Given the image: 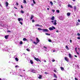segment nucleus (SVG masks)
Segmentation results:
<instances>
[{"instance_id":"864d4df0","label":"nucleus","mask_w":80,"mask_h":80,"mask_svg":"<svg viewBox=\"0 0 80 80\" xmlns=\"http://www.w3.org/2000/svg\"><path fill=\"white\" fill-rule=\"evenodd\" d=\"M47 9L48 10H49L50 9H49V8H47Z\"/></svg>"},{"instance_id":"c756f323","label":"nucleus","mask_w":80,"mask_h":80,"mask_svg":"<svg viewBox=\"0 0 80 80\" xmlns=\"http://www.w3.org/2000/svg\"><path fill=\"white\" fill-rule=\"evenodd\" d=\"M56 12L57 13H60V10H56Z\"/></svg>"},{"instance_id":"423d86ee","label":"nucleus","mask_w":80,"mask_h":80,"mask_svg":"<svg viewBox=\"0 0 80 80\" xmlns=\"http://www.w3.org/2000/svg\"><path fill=\"white\" fill-rule=\"evenodd\" d=\"M5 4H6V6L7 7H8V2H6L5 3Z\"/></svg>"},{"instance_id":"bf43d9fd","label":"nucleus","mask_w":80,"mask_h":80,"mask_svg":"<svg viewBox=\"0 0 80 80\" xmlns=\"http://www.w3.org/2000/svg\"><path fill=\"white\" fill-rule=\"evenodd\" d=\"M48 33H46V35H48Z\"/></svg>"},{"instance_id":"338daca9","label":"nucleus","mask_w":80,"mask_h":80,"mask_svg":"<svg viewBox=\"0 0 80 80\" xmlns=\"http://www.w3.org/2000/svg\"><path fill=\"white\" fill-rule=\"evenodd\" d=\"M55 52V50H54L53 51V52Z\"/></svg>"},{"instance_id":"f8f14e48","label":"nucleus","mask_w":80,"mask_h":80,"mask_svg":"<svg viewBox=\"0 0 80 80\" xmlns=\"http://www.w3.org/2000/svg\"><path fill=\"white\" fill-rule=\"evenodd\" d=\"M69 57L70 58H72V55L71 54L69 53Z\"/></svg>"},{"instance_id":"5701e85b","label":"nucleus","mask_w":80,"mask_h":80,"mask_svg":"<svg viewBox=\"0 0 80 80\" xmlns=\"http://www.w3.org/2000/svg\"><path fill=\"white\" fill-rule=\"evenodd\" d=\"M15 60L16 61H17V62H18V58H15Z\"/></svg>"},{"instance_id":"680f3d73","label":"nucleus","mask_w":80,"mask_h":80,"mask_svg":"<svg viewBox=\"0 0 80 80\" xmlns=\"http://www.w3.org/2000/svg\"><path fill=\"white\" fill-rule=\"evenodd\" d=\"M72 0V1H73V2H75V1L76 0Z\"/></svg>"},{"instance_id":"6ab92c4d","label":"nucleus","mask_w":80,"mask_h":80,"mask_svg":"<svg viewBox=\"0 0 80 80\" xmlns=\"http://www.w3.org/2000/svg\"><path fill=\"white\" fill-rule=\"evenodd\" d=\"M66 48L67 49V50H69V48H68V46H67V45H66Z\"/></svg>"},{"instance_id":"b1692460","label":"nucleus","mask_w":80,"mask_h":80,"mask_svg":"<svg viewBox=\"0 0 80 80\" xmlns=\"http://www.w3.org/2000/svg\"><path fill=\"white\" fill-rule=\"evenodd\" d=\"M54 77L55 78H57V75L55 74H54Z\"/></svg>"},{"instance_id":"f257e3e1","label":"nucleus","mask_w":80,"mask_h":80,"mask_svg":"<svg viewBox=\"0 0 80 80\" xmlns=\"http://www.w3.org/2000/svg\"><path fill=\"white\" fill-rule=\"evenodd\" d=\"M38 30H43V32H49L48 30V29H41L40 28H38Z\"/></svg>"},{"instance_id":"37998d69","label":"nucleus","mask_w":80,"mask_h":80,"mask_svg":"<svg viewBox=\"0 0 80 80\" xmlns=\"http://www.w3.org/2000/svg\"><path fill=\"white\" fill-rule=\"evenodd\" d=\"M7 32H11L10 31V30H8V31H7Z\"/></svg>"},{"instance_id":"473e14b6","label":"nucleus","mask_w":80,"mask_h":80,"mask_svg":"<svg viewBox=\"0 0 80 80\" xmlns=\"http://www.w3.org/2000/svg\"><path fill=\"white\" fill-rule=\"evenodd\" d=\"M50 3H51V5H53V2H50Z\"/></svg>"},{"instance_id":"a18cd8bd","label":"nucleus","mask_w":80,"mask_h":80,"mask_svg":"<svg viewBox=\"0 0 80 80\" xmlns=\"http://www.w3.org/2000/svg\"><path fill=\"white\" fill-rule=\"evenodd\" d=\"M79 40H80V37H78L77 38Z\"/></svg>"},{"instance_id":"e2e57ef3","label":"nucleus","mask_w":80,"mask_h":80,"mask_svg":"<svg viewBox=\"0 0 80 80\" xmlns=\"http://www.w3.org/2000/svg\"><path fill=\"white\" fill-rule=\"evenodd\" d=\"M48 35H50V34H48Z\"/></svg>"},{"instance_id":"aec40b11","label":"nucleus","mask_w":80,"mask_h":80,"mask_svg":"<svg viewBox=\"0 0 80 80\" xmlns=\"http://www.w3.org/2000/svg\"><path fill=\"white\" fill-rule=\"evenodd\" d=\"M60 68H61V70H62V71H63V70H64V68H63L62 67H61Z\"/></svg>"},{"instance_id":"20e7f679","label":"nucleus","mask_w":80,"mask_h":80,"mask_svg":"<svg viewBox=\"0 0 80 80\" xmlns=\"http://www.w3.org/2000/svg\"><path fill=\"white\" fill-rule=\"evenodd\" d=\"M54 22L53 23V25H57V20H54Z\"/></svg>"},{"instance_id":"412c9836","label":"nucleus","mask_w":80,"mask_h":80,"mask_svg":"<svg viewBox=\"0 0 80 80\" xmlns=\"http://www.w3.org/2000/svg\"><path fill=\"white\" fill-rule=\"evenodd\" d=\"M30 62L31 64H33V61H32V60H31Z\"/></svg>"},{"instance_id":"f704fd0d","label":"nucleus","mask_w":80,"mask_h":80,"mask_svg":"<svg viewBox=\"0 0 80 80\" xmlns=\"http://www.w3.org/2000/svg\"><path fill=\"white\" fill-rule=\"evenodd\" d=\"M52 12H55V10H54L53 9H52Z\"/></svg>"},{"instance_id":"603ef678","label":"nucleus","mask_w":80,"mask_h":80,"mask_svg":"<svg viewBox=\"0 0 80 80\" xmlns=\"http://www.w3.org/2000/svg\"><path fill=\"white\" fill-rule=\"evenodd\" d=\"M14 8H15V9H17V8H16V7H14Z\"/></svg>"},{"instance_id":"a878e982","label":"nucleus","mask_w":80,"mask_h":80,"mask_svg":"<svg viewBox=\"0 0 80 80\" xmlns=\"http://www.w3.org/2000/svg\"><path fill=\"white\" fill-rule=\"evenodd\" d=\"M21 13H24V11H23V10H21Z\"/></svg>"},{"instance_id":"79ce46f5","label":"nucleus","mask_w":80,"mask_h":80,"mask_svg":"<svg viewBox=\"0 0 80 80\" xmlns=\"http://www.w3.org/2000/svg\"><path fill=\"white\" fill-rule=\"evenodd\" d=\"M44 73H45V74H48V72H44Z\"/></svg>"},{"instance_id":"13d9d810","label":"nucleus","mask_w":80,"mask_h":80,"mask_svg":"<svg viewBox=\"0 0 80 80\" xmlns=\"http://www.w3.org/2000/svg\"><path fill=\"white\" fill-rule=\"evenodd\" d=\"M56 32H57V33H58V30L56 31Z\"/></svg>"},{"instance_id":"e433bc0d","label":"nucleus","mask_w":80,"mask_h":80,"mask_svg":"<svg viewBox=\"0 0 80 80\" xmlns=\"http://www.w3.org/2000/svg\"><path fill=\"white\" fill-rule=\"evenodd\" d=\"M77 35H78V36H80V34L79 33H78Z\"/></svg>"},{"instance_id":"c03bdc74","label":"nucleus","mask_w":80,"mask_h":80,"mask_svg":"<svg viewBox=\"0 0 80 80\" xmlns=\"http://www.w3.org/2000/svg\"><path fill=\"white\" fill-rule=\"evenodd\" d=\"M75 80H78V79L77 78H75Z\"/></svg>"},{"instance_id":"49530a36","label":"nucleus","mask_w":80,"mask_h":80,"mask_svg":"<svg viewBox=\"0 0 80 80\" xmlns=\"http://www.w3.org/2000/svg\"><path fill=\"white\" fill-rule=\"evenodd\" d=\"M79 25V23L78 22H77V24H76V25Z\"/></svg>"},{"instance_id":"ddd939ff","label":"nucleus","mask_w":80,"mask_h":80,"mask_svg":"<svg viewBox=\"0 0 80 80\" xmlns=\"http://www.w3.org/2000/svg\"><path fill=\"white\" fill-rule=\"evenodd\" d=\"M77 48H75V50L77 53V54H78V55H79V53L78 52H77Z\"/></svg>"},{"instance_id":"09e8293b","label":"nucleus","mask_w":80,"mask_h":80,"mask_svg":"<svg viewBox=\"0 0 80 80\" xmlns=\"http://www.w3.org/2000/svg\"><path fill=\"white\" fill-rule=\"evenodd\" d=\"M54 72H56V73L57 72V71H56V70H54Z\"/></svg>"},{"instance_id":"69168bd1","label":"nucleus","mask_w":80,"mask_h":80,"mask_svg":"<svg viewBox=\"0 0 80 80\" xmlns=\"http://www.w3.org/2000/svg\"><path fill=\"white\" fill-rule=\"evenodd\" d=\"M20 77H23V76H22V75H20Z\"/></svg>"},{"instance_id":"7ed1b4c3","label":"nucleus","mask_w":80,"mask_h":80,"mask_svg":"<svg viewBox=\"0 0 80 80\" xmlns=\"http://www.w3.org/2000/svg\"><path fill=\"white\" fill-rule=\"evenodd\" d=\"M34 59L35 60H36L37 62H41V61L38 58H36V57H34Z\"/></svg>"},{"instance_id":"393cba45","label":"nucleus","mask_w":80,"mask_h":80,"mask_svg":"<svg viewBox=\"0 0 80 80\" xmlns=\"http://www.w3.org/2000/svg\"><path fill=\"white\" fill-rule=\"evenodd\" d=\"M38 42H34L33 43L35 44V45H37V43H38Z\"/></svg>"},{"instance_id":"0eeeda50","label":"nucleus","mask_w":80,"mask_h":80,"mask_svg":"<svg viewBox=\"0 0 80 80\" xmlns=\"http://www.w3.org/2000/svg\"><path fill=\"white\" fill-rule=\"evenodd\" d=\"M35 26L36 27H42V25H40L39 24H36Z\"/></svg>"},{"instance_id":"cd10ccee","label":"nucleus","mask_w":80,"mask_h":80,"mask_svg":"<svg viewBox=\"0 0 80 80\" xmlns=\"http://www.w3.org/2000/svg\"><path fill=\"white\" fill-rule=\"evenodd\" d=\"M20 45H22V44H23V42H22V41H20Z\"/></svg>"},{"instance_id":"3c124183","label":"nucleus","mask_w":80,"mask_h":80,"mask_svg":"<svg viewBox=\"0 0 80 80\" xmlns=\"http://www.w3.org/2000/svg\"><path fill=\"white\" fill-rule=\"evenodd\" d=\"M21 8H23V6L22 5H21Z\"/></svg>"},{"instance_id":"4c0bfd02","label":"nucleus","mask_w":80,"mask_h":80,"mask_svg":"<svg viewBox=\"0 0 80 80\" xmlns=\"http://www.w3.org/2000/svg\"><path fill=\"white\" fill-rule=\"evenodd\" d=\"M44 48H46V49H47V47H45V46H44Z\"/></svg>"},{"instance_id":"0e129e2a","label":"nucleus","mask_w":80,"mask_h":80,"mask_svg":"<svg viewBox=\"0 0 80 80\" xmlns=\"http://www.w3.org/2000/svg\"><path fill=\"white\" fill-rule=\"evenodd\" d=\"M44 62H47V61H46V60L44 61Z\"/></svg>"},{"instance_id":"5fc2aeb1","label":"nucleus","mask_w":80,"mask_h":80,"mask_svg":"<svg viewBox=\"0 0 80 80\" xmlns=\"http://www.w3.org/2000/svg\"><path fill=\"white\" fill-rule=\"evenodd\" d=\"M74 57H77V56L76 55H74Z\"/></svg>"},{"instance_id":"774afa93","label":"nucleus","mask_w":80,"mask_h":80,"mask_svg":"<svg viewBox=\"0 0 80 80\" xmlns=\"http://www.w3.org/2000/svg\"><path fill=\"white\" fill-rule=\"evenodd\" d=\"M0 80H2V79H1V78H0Z\"/></svg>"},{"instance_id":"9b49d317","label":"nucleus","mask_w":80,"mask_h":80,"mask_svg":"<svg viewBox=\"0 0 80 80\" xmlns=\"http://www.w3.org/2000/svg\"><path fill=\"white\" fill-rule=\"evenodd\" d=\"M68 7H70V8H73V7H72V5H71L70 4L68 5Z\"/></svg>"},{"instance_id":"1a4fd4ad","label":"nucleus","mask_w":80,"mask_h":80,"mask_svg":"<svg viewBox=\"0 0 80 80\" xmlns=\"http://www.w3.org/2000/svg\"><path fill=\"white\" fill-rule=\"evenodd\" d=\"M42 76L41 75H39V77H38V78L39 79H42Z\"/></svg>"},{"instance_id":"dca6fc26","label":"nucleus","mask_w":80,"mask_h":80,"mask_svg":"<svg viewBox=\"0 0 80 80\" xmlns=\"http://www.w3.org/2000/svg\"><path fill=\"white\" fill-rule=\"evenodd\" d=\"M51 19L52 20H54V19H55V17L54 16H52Z\"/></svg>"},{"instance_id":"39448f33","label":"nucleus","mask_w":80,"mask_h":80,"mask_svg":"<svg viewBox=\"0 0 80 80\" xmlns=\"http://www.w3.org/2000/svg\"><path fill=\"white\" fill-rule=\"evenodd\" d=\"M64 60H66V61L67 62H68V59L67 57L64 58Z\"/></svg>"},{"instance_id":"4468645a","label":"nucleus","mask_w":80,"mask_h":80,"mask_svg":"<svg viewBox=\"0 0 80 80\" xmlns=\"http://www.w3.org/2000/svg\"><path fill=\"white\" fill-rule=\"evenodd\" d=\"M36 41L37 42H40V40H39V39H38V38H36Z\"/></svg>"},{"instance_id":"ea45409f","label":"nucleus","mask_w":80,"mask_h":80,"mask_svg":"<svg viewBox=\"0 0 80 80\" xmlns=\"http://www.w3.org/2000/svg\"><path fill=\"white\" fill-rule=\"evenodd\" d=\"M16 5L18 6V2H16Z\"/></svg>"},{"instance_id":"c85d7f7f","label":"nucleus","mask_w":80,"mask_h":80,"mask_svg":"<svg viewBox=\"0 0 80 80\" xmlns=\"http://www.w3.org/2000/svg\"><path fill=\"white\" fill-rule=\"evenodd\" d=\"M18 20L19 22H20V21L21 20V18H18Z\"/></svg>"},{"instance_id":"8fccbe9b","label":"nucleus","mask_w":80,"mask_h":80,"mask_svg":"<svg viewBox=\"0 0 80 80\" xmlns=\"http://www.w3.org/2000/svg\"><path fill=\"white\" fill-rule=\"evenodd\" d=\"M21 21H23V19L22 18H21Z\"/></svg>"},{"instance_id":"7c9ffc66","label":"nucleus","mask_w":80,"mask_h":80,"mask_svg":"<svg viewBox=\"0 0 80 80\" xmlns=\"http://www.w3.org/2000/svg\"><path fill=\"white\" fill-rule=\"evenodd\" d=\"M48 41L49 42H52V40L51 39H48Z\"/></svg>"},{"instance_id":"72a5a7b5","label":"nucleus","mask_w":80,"mask_h":80,"mask_svg":"<svg viewBox=\"0 0 80 80\" xmlns=\"http://www.w3.org/2000/svg\"><path fill=\"white\" fill-rule=\"evenodd\" d=\"M19 23L21 24V25H23V23H22V22H19Z\"/></svg>"},{"instance_id":"9d476101","label":"nucleus","mask_w":80,"mask_h":80,"mask_svg":"<svg viewBox=\"0 0 80 80\" xmlns=\"http://www.w3.org/2000/svg\"><path fill=\"white\" fill-rule=\"evenodd\" d=\"M33 18H34V16L33 15H31L30 20H32L33 19Z\"/></svg>"},{"instance_id":"f3484780","label":"nucleus","mask_w":80,"mask_h":80,"mask_svg":"<svg viewBox=\"0 0 80 80\" xmlns=\"http://www.w3.org/2000/svg\"><path fill=\"white\" fill-rule=\"evenodd\" d=\"M23 41H28V40L27 39V38H23Z\"/></svg>"},{"instance_id":"58836bf2","label":"nucleus","mask_w":80,"mask_h":80,"mask_svg":"<svg viewBox=\"0 0 80 80\" xmlns=\"http://www.w3.org/2000/svg\"><path fill=\"white\" fill-rule=\"evenodd\" d=\"M70 43H72V41L71 40H70Z\"/></svg>"},{"instance_id":"4be33fe9","label":"nucleus","mask_w":80,"mask_h":80,"mask_svg":"<svg viewBox=\"0 0 80 80\" xmlns=\"http://www.w3.org/2000/svg\"><path fill=\"white\" fill-rule=\"evenodd\" d=\"M74 10H75V11H76V10H77V7L75 6H74Z\"/></svg>"},{"instance_id":"2f4dec72","label":"nucleus","mask_w":80,"mask_h":80,"mask_svg":"<svg viewBox=\"0 0 80 80\" xmlns=\"http://www.w3.org/2000/svg\"><path fill=\"white\" fill-rule=\"evenodd\" d=\"M32 1H33V3L34 4H35V3H36V2L35 1V0H33Z\"/></svg>"},{"instance_id":"052dcab7","label":"nucleus","mask_w":80,"mask_h":80,"mask_svg":"<svg viewBox=\"0 0 80 80\" xmlns=\"http://www.w3.org/2000/svg\"><path fill=\"white\" fill-rule=\"evenodd\" d=\"M17 67H18V65H16V66H15L16 68Z\"/></svg>"},{"instance_id":"2eb2a0df","label":"nucleus","mask_w":80,"mask_h":80,"mask_svg":"<svg viewBox=\"0 0 80 80\" xmlns=\"http://www.w3.org/2000/svg\"><path fill=\"white\" fill-rule=\"evenodd\" d=\"M31 72H32L33 73H35V70L34 69H32L31 70Z\"/></svg>"},{"instance_id":"a211bd4d","label":"nucleus","mask_w":80,"mask_h":80,"mask_svg":"<svg viewBox=\"0 0 80 80\" xmlns=\"http://www.w3.org/2000/svg\"><path fill=\"white\" fill-rule=\"evenodd\" d=\"M71 14V13L70 12H68L67 13V16H70Z\"/></svg>"},{"instance_id":"f03ea898","label":"nucleus","mask_w":80,"mask_h":80,"mask_svg":"<svg viewBox=\"0 0 80 80\" xmlns=\"http://www.w3.org/2000/svg\"><path fill=\"white\" fill-rule=\"evenodd\" d=\"M53 29H55V28L53 26H52L51 27L49 28V29L50 31H51V30H53Z\"/></svg>"},{"instance_id":"de8ad7c7","label":"nucleus","mask_w":80,"mask_h":80,"mask_svg":"<svg viewBox=\"0 0 80 80\" xmlns=\"http://www.w3.org/2000/svg\"><path fill=\"white\" fill-rule=\"evenodd\" d=\"M55 61V60L54 59H52V61L53 62H54Z\"/></svg>"},{"instance_id":"c9c22d12","label":"nucleus","mask_w":80,"mask_h":80,"mask_svg":"<svg viewBox=\"0 0 80 80\" xmlns=\"http://www.w3.org/2000/svg\"><path fill=\"white\" fill-rule=\"evenodd\" d=\"M32 23H33V22H35V21L33 19H32Z\"/></svg>"},{"instance_id":"a19ab883","label":"nucleus","mask_w":80,"mask_h":80,"mask_svg":"<svg viewBox=\"0 0 80 80\" xmlns=\"http://www.w3.org/2000/svg\"><path fill=\"white\" fill-rule=\"evenodd\" d=\"M26 50H27V51H29L30 50H29V49H27Z\"/></svg>"},{"instance_id":"6e6552de","label":"nucleus","mask_w":80,"mask_h":80,"mask_svg":"<svg viewBox=\"0 0 80 80\" xmlns=\"http://www.w3.org/2000/svg\"><path fill=\"white\" fill-rule=\"evenodd\" d=\"M8 37H9V35H7L5 36L4 37V38L6 39H8Z\"/></svg>"},{"instance_id":"4d7b16f0","label":"nucleus","mask_w":80,"mask_h":80,"mask_svg":"<svg viewBox=\"0 0 80 80\" xmlns=\"http://www.w3.org/2000/svg\"><path fill=\"white\" fill-rule=\"evenodd\" d=\"M78 22H80V20L78 19Z\"/></svg>"},{"instance_id":"bb28decb","label":"nucleus","mask_w":80,"mask_h":80,"mask_svg":"<svg viewBox=\"0 0 80 80\" xmlns=\"http://www.w3.org/2000/svg\"><path fill=\"white\" fill-rule=\"evenodd\" d=\"M23 3H26L27 4V1L25 0H23Z\"/></svg>"},{"instance_id":"6e6d98bb","label":"nucleus","mask_w":80,"mask_h":80,"mask_svg":"<svg viewBox=\"0 0 80 80\" xmlns=\"http://www.w3.org/2000/svg\"><path fill=\"white\" fill-rule=\"evenodd\" d=\"M54 22V21H51V22H52V23H53Z\"/></svg>"}]
</instances>
